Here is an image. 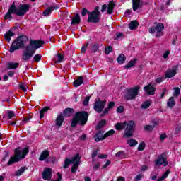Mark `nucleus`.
Masks as SVG:
<instances>
[{"instance_id": "nucleus-1", "label": "nucleus", "mask_w": 181, "mask_h": 181, "mask_svg": "<svg viewBox=\"0 0 181 181\" xmlns=\"http://www.w3.org/2000/svg\"><path fill=\"white\" fill-rule=\"evenodd\" d=\"M28 40V36L25 35H19L12 42L9 49L10 53H13L16 50L25 49V52H23L22 60H23V62H28V60H30V59L33 57V54L36 53V50L37 49H40V47L45 45V41L41 40H36L30 39L29 44L26 45Z\"/></svg>"}, {"instance_id": "nucleus-2", "label": "nucleus", "mask_w": 181, "mask_h": 181, "mask_svg": "<svg viewBox=\"0 0 181 181\" xmlns=\"http://www.w3.org/2000/svg\"><path fill=\"white\" fill-rule=\"evenodd\" d=\"M30 9V4H20L16 6L15 1L8 6V10L4 16V19H12V15H16L17 16H25L28 11Z\"/></svg>"}, {"instance_id": "nucleus-3", "label": "nucleus", "mask_w": 181, "mask_h": 181, "mask_svg": "<svg viewBox=\"0 0 181 181\" xmlns=\"http://www.w3.org/2000/svg\"><path fill=\"white\" fill-rule=\"evenodd\" d=\"M116 131L124 130L123 137L131 138L134 135L135 131V122L129 120V122L124 121L123 122H117L115 124ZM126 128V129H125Z\"/></svg>"}, {"instance_id": "nucleus-4", "label": "nucleus", "mask_w": 181, "mask_h": 181, "mask_svg": "<svg viewBox=\"0 0 181 181\" xmlns=\"http://www.w3.org/2000/svg\"><path fill=\"white\" fill-rule=\"evenodd\" d=\"M88 115L87 111L76 112L71 122V128H76L78 124L81 127H84L87 124V121H88Z\"/></svg>"}, {"instance_id": "nucleus-5", "label": "nucleus", "mask_w": 181, "mask_h": 181, "mask_svg": "<svg viewBox=\"0 0 181 181\" xmlns=\"http://www.w3.org/2000/svg\"><path fill=\"white\" fill-rule=\"evenodd\" d=\"M29 153V146H26L25 148L21 151V147L16 148L14 149V155L11 156L7 163L8 166H11L13 163L20 162L22 159L26 158V155Z\"/></svg>"}, {"instance_id": "nucleus-6", "label": "nucleus", "mask_w": 181, "mask_h": 181, "mask_svg": "<svg viewBox=\"0 0 181 181\" xmlns=\"http://www.w3.org/2000/svg\"><path fill=\"white\" fill-rule=\"evenodd\" d=\"M139 90H141V87L139 86L127 89V91L124 95V100L127 101L135 100L136 97H138V94H139Z\"/></svg>"}, {"instance_id": "nucleus-7", "label": "nucleus", "mask_w": 181, "mask_h": 181, "mask_svg": "<svg viewBox=\"0 0 181 181\" xmlns=\"http://www.w3.org/2000/svg\"><path fill=\"white\" fill-rule=\"evenodd\" d=\"M165 29V25L162 23H158L156 26H152L148 28V32L151 35L156 33V37H160L163 35V30Z\"/></svg>"}, {"instance_id": "nucleus-8", "label": "nucleus", "mask_w": 181, "mask_h": 181, "mask_svg": "<svg viewBox=\"0 0 181 181\" xmlns=\"http://www.w3.org/2000/svg\"><path fill=\"white\" fill-rule=\"evenodd\" d=\"M105 105H107V100H101V98H98L95 100L93 109L96 111V112H99L100 114V112H103V111H104Z\"/></svg>"}, {"instance_id": "nucleus-9", "label": "nucleus", "mask_w": 181, "mask_h": 181, "mask_svg": "<svg viewBox=\"0 0 181 181\" xmlns=\"http://www.w3.org/2000/svg\"><path fill=\"white\" fill-rule=\"evenodd\" d=\"M155 165L156 166H162V165H163L165 168L169 165V163H168V155L166 153H163L158 156L157 160H155Z\"/></svg>"}, {"instance_id": "nucleus-10", "label": "nucleus", "mask_w": 181, "mask_h": 181, "mask_svg": "<svg viewBox=\"0 0 181 181\" xmlns=\"http://www.w3.org/2000/svg\"><path fill=\"white\" fill-rule=\"evenodd\" d=\"M100 14H98L96 12L92 11L89 13L87 22L92 23H99V22L101 21V19L100 18Z\"/></svg>"}, {"instance_id": "nucleus-11", "label": "nucleus", "mask_w": 181, "mask_h": 181, "mask_svg": "<svg viewBox=\"0 0 181 181\" xmlns=\"http://www.w3.org/2000/svg\"><path fill=\"white\" fill-rule=\"evenodd\" d=\"M52 175H53V173L52 172V168H45L42 172L43 180H52Z\"/></svg>"}, {"instance_id": "nucleus-12", "label": "nucleus", "mask_w": 181, "mask_h": 181, "mask_svg": "<svg viewBox=\"0 0 181 181\" xmlns=\"http://www.w3.org/2000/svg\"><path fill=\"white\" fill-rule=\"evenodd\" d=\"M144 90L146 93L147 95H155V91H156V88L152 86V83L144 87Z\"/></svg>"}, {"instance_id": "nucleus-13", "label": "nucleus", "mask_w": 181, "mask_h": 181, "mask_svg": "<svg viewBox=\"0 0 181 181\" xmlns=\"http://www.w3.org/2000/svg\"><path fill=\"white\" fill-rule=\"evenodd\" d=\"M64 122V115H63V113H59L57 115V119L55 120V125H57V127H62Z\"/></svg>"}, {"instance_id": "nucleus-14", "label": "nucleus", "mask_w": 181, "mask_h": 181, "mask_svg": "<svg viewBox=\"0 0 181 181\" xmlns=\"http://www.w3.org/2000/svg\"><path fill=\"white\" fill-rule=\"evenodd\" d=\"M176 70V67H173V69H168L165 73V78H172V77H175V74H177Z\"/></svg>"}, {"instance_id": "nucleus-15", "label": "nucleus", "mask_w": 181, "mask_h": 181, "mask_svg": "<svg viewBox=\"0 0 181 181\" xmlns=\"http://www.w3.org/2000/svg\"><path fill=\"white\" fill-rule=\"evenodd\" d=\"M50 156V151L49 150H44L40 157H39V160L40 162H43V160H46V159Z\"/></svg>"}, {"instance_id": "nucleus-16", "label": "nucleus", "mask_w": 181, "mask_h": 181, "mask_svg": "<svg viewBox=\"0 0 181 181\" xmlns=\"http://www.w3.org/2000/svg\"><path fill=\"white\" fill-rule=\"evenodd\" d=\"M142 8V4H141V0H132V9L134 12Z\"/></svg>"}, {"instance_id": "nucleus-17", "label": "nucleus", "mask_w": 181, "mask_h": 181, "mask_svg": "<svg viewBox=\"0 0 181 181\" xmlns=\"http://www.w3.org/2000/svg\"><path fill=\"white\" fill-rule=\"evenodd\" d=\"M115 8V3L114 1H109L107 5V15H112L114 13V9Z\"/></svg>"}, {"instance_id": "nucleus-18", "label": "nucleus", "mask_w": 181, "mask_h": 181, "mask_svg": "<svg viewBox=\"0 0 181 181\" xmlns=\"http://www.w3.org/2000/svg\"><path fill=\"white\" fill-rule=\"evenodd\" d=\"M103 134H104V132H102L101 130L98 131L95 134V135L94 136L95 142H100V141H104V139H103L104 135H103Z\"/></svg>"}, {"instance_id": "nucleus-19", "label": "nucleus", "mask_w": 181, "mask_h": 181, "mask_svg": "<svg viewBox=\"0 0 181 181\" xmlns=\"http://www.w3.org/2000/svg\"><path fill=\"white\" fill-rule=\"evenodd\" d=\"M80 22H81V18H80V14H78V13H76L75 15V17H74L72 18L71 24V25H80Z\"/></svg>"}, {"instance_id": "nucleus-20", "label": "nucleus", "mask_w": 181, "mask_h": 181, "mask_svg": "<svg viewBox=\"0 0 181 181\" xmlns=\"http://www.w3.org/2000/svg\"><path fill=\"white\" fill-rule=\"evenodd\" d=\"M15 36V33L12 32V30H8L4 35V39L9 43L11 42L12 37Z\"/></svg>"}, {"instance_id": "nucleus-21", "label": "nucleus", "mask_w": 181, "mask_h": 181, "mask_svg": "<svg viewBox=\"0 0 181 181\" xmlns=\"http://www.w3.org/2000/svg\"><path fill=\"white\" fill-rule=\"evenodd\" d=\"M73 112H74V109L67 107L65 110H64L62 115L64 117H71V115H73Z\"/></svg>"}, {"instance_id": "nucleus-22", "label": "nucleus", "mask_w": 181, "mask_h": 181, "mask_svg": "<svg viewBox=\"0 0 181 181\" xmlns=\"http://www.w3.org/2000/svg\"><path fill=\"white\" fill-rule=\"evenodd\" d=\"M83 83H84V78L83 76H79L76 80L74 81V87H80Z\"/></svg>"}, {"instance_id": "nucleus-23", "label": "nucleus", "mask_w": 181, "mask_h": 181, "mask_svg": "<svg viewBox=\"0 0 181 181\" xmlns=\"http://www.w3.org/2000/svg\"><path fill=\"white\" fill-rule=\"evenodd\" d=\"M18 67H19V63L18 62H8L7 64L8 70H15V69H18Z\"/></svg>"}, {"instance_id": "nucleus-24", "label": "nucleus", "mask_w": 181, "mask_h": 181, "mask_svg": "<svg viewBox=\"0 0 181 181\" xmlns=\"http://www.w3.org/2000/svg\"><path fill=\"white\" fill-rule=\"evenodd\" d=\"M175 105H176L175 98L170 97L167 101V107H168V108H173Z\"/></svg>"}, {"instance_id": "nucleus-25", "label": "nucleus", "mask_w": 181, "mask_h": 181, "mask_svg": "<svg viewBox=\"0 0 181 181\" xmlns=\"http://www.w3.org/2000/svg\"><path fill=\"white\" fill-rule=\"evenodd\" d=\"M139 26V23L136 20L132 21L129 24V28L130 30H134L135 28H138Z\"/></svg>"}, {"instance_id": "nucleus-26", "label": "nucleus", "mask_w": 181, "mask_h": 181, "mask_svg": "<svg viewBox=\"0 0 181 181\" xmlns=\"http://www.w3.org/2000/svg\"><path fill=\"white\" fill-rule=\"evenodd\" d=\"M136 62H138L137 59H134L130 60L127 64H126L124 67V69H131V67H134L136 64Z\"/></svg>"}, {"instance_id": "nucleus-27", "label": "nucleus", "mask_w": 181, "mask_h": 181, "mask_svg": "<svg viewBox=\"0 0 181 181\" xmlns=\"http://www.w3.org/2000/svg\"><path fill=\"white\" fill-rule=\"evenodd\" d=\"M105 125H107V120L102 119L98 123L95 128H96L97 130H100L102 128H104V127H105Z\"/></svg>"}, {"instance_id": "nucleus-28", "label": "nucleus", "mask_w": 181, "mask_h": 181, "mask_svg": "<svg viewBox=\"0 0 181 181\" xmlns=\"http://www.w3.org/2000/svg\"><path fill=\"white\" fill-rule=\"evenodd\" d=\"M81 159V156H80L79 153H77L71 159V163H78L80 165Z\"/></svg>"}, {"instance_id": "nucleus-29", "label": "nucleus", "mask_w": 181, "mask_h": 181, "mask_svg": "<svg viewBox=\"0 0 181 181\" xmlns=\"http://www.w3.org/2000/svg\"><path fill=\"white\" fill-rule=\"evenodd\" d=\"M125 60H127V57H125L124 54H120L117 57V63H119V64H124Z\"/></svg>"}, {"instance_id": "nucleus-30", "label": "nucleus", "mask_w": 181, "mask_h": 181, "mask_svg": "<svg viewBox=\"0 0 181 181\" xmlns=\"http://www.w3.org/2000/svg\"><path fill=\"white\" fill-rule=\"evenodd\" d=\"M152 105V102L151 100H146L141 105L142 110H146V108H149Z\"/></svg>"}, {"instance_id": "nucleus-31", "label": "nucleus", "mask_w": 181, "mask_h": 181, "mask_svg": "<svg viewBox=\"0 0 181 181\" xmlns=\"http://www.w3.org/2000/svg\"><path fill=\"white\" fill-rule=\"evenodd\" d=\"M98 49H100V45L98 43H95L92 45L90 50H92L93 53H97V52L99 53L100 50Z\"/></svg>"}, {"instance_id": "nucleus-32", "label": "nucleus", "mask_w": 181, "mask_h": 181, "mask_svg": "<svg viewBox=\"0 0 181 181\" xmlns=\"http://www.w3.org/2000/svg\"><path fill=\"white\" fill-rule=\"evenodd\" d=\"M79 165L80 164L78 163H74L71 168V173H76V172H77V170H78Z\"/></svg>"}, {"instance_id": "nucleus-33", "label": "nucleus", "mask_w": 181, "mask_h": 181, "mask_svg": "<svg viewBox=\"0 0 181 181\" xmlns=\"http://www.w3.org/2000/svg\"><path fill=\"white\" fill-rule=\"evenodd\" d=\"M128 145L131 147L136 146L138 145V141L134 139H131L127 141Z\"/></svg>"}, {"instance_id": "nucleus-34", "label": "nucleus", "mask_w": 181, "mask_h": 181, "mask_svg": "<svg viewBox=\"0 0 181 181\" xmlns=\"http://www.w3.org/2000/svg\"><path fill=\"white\" fill-rule=\"evenodd\" d=\"M26 169H28L26 167H21L16 172V176H22Z\"/></svg>"}, {"instance_id": "nucleus-35", "label": "nucleus", "mask_w": 181, "mask_h": 181, "mask_svg": "<svg viewBox=\"0 0 181 181\" xmlns=\"http://www.w3.org/2000/svg\"><path fill=\"white\" fill-rule=\"evenodd\" d=\"M42 60V54H36L33 58V62H35V63H39Z\"/></svg>"}, {"instance_id": "nucleus-36", "label": "nucleus", "mask_w": 181, "mask_h": 181, "mask_svg": "<svg viewBox=\"0 0 181 181\" xmlns=\"http://www.w3.org/2000/svg\"><path fill=\"white\" fill-rule=\"evenodd\" d=\"M115 134V130L110 129L104 134L103 139L108 138V136H112Z\"/></svg>"}, {"instance_id": "nucleus-37", "label": "nucleus", "mask_w": 181, "mask_h": 181, "mask_svg": "<svg viewBox=\"0 0 181 181\" xmlns=\"http://www.w3.org/2000/svg\"><path fill=\"white\" fill-rule=\"evenodd\" d=\"M57 63H63V60H64V55H63V54H57Z\"/></svg>"}, {"instance_id": "nucleus-38", "label": "nucleus", "mask_w": 181, "mask_h": 181, "mask_svg": "<svg viewBox=\"0 0 181 181\" xmlns=\"http://www.w3.org/2000/svg\"><path fill=\"white\" fill-rule=\"evenodd\" d=\"M70 163H71V160L69 158H66L64 160V164L63 165L64 169H67L69 166H70Z\"/></svg>"}, {"instance_id": "nucleus-39", "label": "nucleus", "mask_w": 181, "mask_h": 181, "mask_svg": "<svg viewBox=\"0 0 181 181\" xmlns=\"http://www.w3.org/2000/svg\"><path fill=\"white\" fill-rule=\"evenodd\" d=\"M52 11V8L50 7H48L47 9H45L43 11L42 14L44 15V16H49L50 15Z\"/></svg>"}, {"instance_id": "nucleus-40", "label": "nucleus", "mask_w": 181, "mask_h": 181, "mask_svg": "<svg viewBox=\"0 0 181 181\" xmlns=\"http://www.w3.org/2000/svg\"><path fill=\"white\" fill-rule=\"evenodd\" d=\"M180 132H181V123H179L175 128L174 134L175 135H179V134H180Z\"/></svg>"}, {"instance_id": "nucleus-41", "label": "nucleus", "mask_w": 181, "mask_h": 181, "mask_svg": "<svg viewBox=\"0 0 181 181\" xmlns=\"http://www.w3.org/2000/svg\"><path fill=\"white\" fill-rule=\"evenodd\" d=\"M47 163H54L56 162V158L50 157V156L45 160Z\"/></svg>"}, {"instance_id": "nucleus-42", "label": "nucleus", "mask_w": 181, "mask_h": 181, "mask_svg": "<svg viewBox=\"0 0 181 181\" xmlns=\"http://www.w3.org/2000/svg\"><path fill=\"white\" fill-rule=\"evenodd\" d=\"M180 95V88L179 87L174 88V97H179Z\"/></svg>"}, {"instance_id": "nucleus-43", "label": "nucleus", "mask_w": 181, "mask_h": 181, "mask_svg": "<svg viewBox=\"0 0 181 181\" xmlns=\"http://www.w3.org/2000/svg\"><path fill=\"white\" fill-rule=\"evenodd\" d=\"M154 126L152 125H146L144 126V131H147V132H152L153 131Z\"/></svg>"}, {"instance_id": "nucleus-44", "label": "nucleus", "mask_w": 181, "mask_h": 181, "mask_svg": "<svg viewBox=\"0 0 181 181\" xmlns=\"http://www.w3.org/2000/svg\"><path fill=\"white\" fill-rule=\"evenodd\" d=\"M89 45H90V43L86 42V44H85L82 46V48L81 49V53H82V54H84V53H86V52H87V47H88Z\"/></svg>"}, {"instance_id": "nucleus-45", "label": "nucleus", "mask_w": 181, "mask_h": 181, "mask_svg": "<svg viewBox=\"0 0 181 181\" xmlns=\"http://www.w3.org/2000/svg\"><path fill=\"white\" fill-rule=\"evenodd\" d=\"M124 35L122 33H116L115 40H119V39H124Z\"/></svg>"}, {"instance_id": "nucleus-46", "label": "nucleus", "mask_w": 181, "mask_h": 181, "mask_svg": "<svg viewBox=\"0 0 181 181\" xmlns=\"http://www.w3.org/2000/svg\"><path fill=\"white\" fill-rule=\"evenodd\" d=\"M99 151H100V149L97 148L92 152V154H91L92 159L95 158V156H97V155H98Z\"/></svg>"}, {"instance_id": "nucleus-47", "label": "nucleus", "mask_w": 181, "mask_h": 181, "mask_svg": "<svg viewBox=\"0 0 181 181\" xmlns=\"http://www.w3.org/2000/svg\"><path fill=\"white\" fill-rule=\"evenodd\" d=\"M13 117H15V112H13V111H12V110H8V119H12V118H13Z\"/></svg>"}, {"instance_id": "nucleus-48", "label": "nucleus", "mask_w": 181, "mask_h": 181, "mask_svg": "<svg viewBox=\"0 0 181 181\" xmlns=\"http://www.w3.org/2000/svg\"><path fill=\"white\" fill-rule=\"evenodd\" d=\"M115 107V102L111 101L107 104V110H112Z\"/></svg>"}, {"instance_id": "nucleus-49", "label": "nucleus", "mask_w": 181, "mask_h": 181, "mask_svg": "<svg viewBox=\"0 0 181 181\" xmlns=\"http://www.w3.org/2000/svg\"><path fill=\"white\" fill-rule=\"evenodd\" d=\"M90 13H91V12L88 11V10H87L86 8H83L82 9V11H81L82 16H86V15L87 14L90 15Z\"/></svg>"}, {"instance_id": "nucleus-50", "label": "nucleus", "mask_w": 181, "mask_h": 181, "mask_svg": "<svg viewBox=\"0 0 181 181\" xmlns=\"http://www.w3.org/2000/svg\"><path fill=\"white\" fill-rule=\"evenodd\" d=\"M145 142H141L138 146V151H144L145 149Z\"/></svg>"}, {"instance_id": "nucleus-51", "label": "nucleus", "mask_w": 181, "mask_h": 181, "mask_svg": "<svg viewBox=\"0 0 181 181\" xmlns=\"http://www.w3.org/2000/svg\"><path fill=\"white\" fill-rule=\"evenodd\" d=\"M111 52H112V47L111 46H108L105 49V52L106 53V54H110Z\"/></svg>"}, {"instance_id": "nucleus-52", "label": "nucleus", "mask_w": 181, "mask_h": 181, "mask_svg": "<svg viewBox=\"0 0 181 181\" xmlns=\"http://www.w3.org/2000/svg\"><path fill=\"white\" fill-rule=\"evenodd\" d=\"M124 106L120 105L117 107V112H118V114H122V112H124Z\"/></svg>"}, {"instance_id": "nucleus-53", "label": "nucleus", "mask_w": 181, "mask_h": 181, "mask_svg": "<svg viewBox=\"0 0 181 181\" xmlns=\"http://www.w3.org/2000/svg\"><path fill=\"white\" fill-rule=\"evenodd\" d=\"M101 166V163L98 162L96 163L93 164V168L94 170H97Z\"/></svg>"}, {"instance_id": "nucleus-54", "label": "nucleus", "mask_w": 181, "mask_h": 181, "mask_svg": "<svg viewBox=\"0 0 181 181\" xmlns=\"http://www.w3.org/2000/svg\"><path fill=\"white\" fill-rule=\"evenodd\" d=\"M90 96H87V97L84 99V100H83V105H85V106L88 105V103L90 102Z\"/></svg>"}, {"instance_id": "nucleus-55", "label": "nucleus", "mask_w": 181, "mask_h": 181, "mask_svg": "<svg viewBox=\"0 0 181 181\" xmlns=\"http://www.w3.org/2000/svg\"><path fill=\"white\" fill-rule=\"evenodd\" d=\"M124 153H125V151H118V152L116 153L115 156H116V158H120V157L122 156V155H124Z\"/></svg>"}, {"instance_id": "nucleus-56", "label": "nucleus", "mask_w": 181, "mask_h": 181, "mask_svg": "<svg viewBox=\"0 0 181 181\" xmlns=\"http://www.w3.org/2000/svg\"><path fill=\"white\" fill-rule=\"evenodd\" d=\"M169 173H170V170L168 169L166 170V172H165L163 173V175H162V177L164 178V179H166V177H168V176H169Z\"/></svg>"}, {"instance_id": "nucleus-57", "label": "nucleus", "mask_w": 181, "mask_h": 181, "mask_svg": "<svg viewBox=\"0 0 181 181\" xmlns=\"http://www.w3.org/2000/svg\"><path fill=\"white\" fill-rule=\"evenodd\" d=\"M20 90H22V91H23L24 93H26L27 91V89H26V87H25V85H23V83L20 84L18 86Z\"/></svg>"}, {"instance_id": "nucleus-58", "label": "nucleus", "mask_w": 181, "mask_h": 181, "mask_svg": "<svg viewBox=\"0 0 181 181\" xmlns=\"http://www.w3.org/2000/svg\"><path fill=\"white\" fill-rule=\"evenodd\" d=\"M170 54V51L167 50L163 55V59H168L169 57V55Z\"/></svg>"}, {"instance_id": "nucleus-59", "label": "nucleus", "mask_w": 181, "mask_h": 181, "mask_svg": "<svg viewBox=\"0 0 181 181\" xmlns=\"http://www.w3.org/2000/svg\"><path fill=\"white\" fill-rule=\"evenodd\" d=\"M92 12H95L96 13L101 15V12L100 11V6H96L95 7V10Z\"/></svg>"}, {"instance_id": "nucleus-60", "label": "nucleus", "mask_w": 181, "mask_h": 181, "mask_svg": "<svg viewBox=\"0 0 181 181\" xmlns=\"http://www.w3.org/2000/svg\"><path fill=\"white\" fill-rule=\"evenodd\" d=\"M110 163H111V160H107V162L105 163V164L104 165H103V167H102L103 169H107V167L110 166Z\"/></svg>"}, {"instance_id": "nucleus-61", "label": "nucleus", "mask_w": 181, "mask_h": 181, "mask_svg": "<svg viewBox=\"0 0 181 181\" xmlns=\"http://www.w3.org/2000/svg\"><path fill=\"white\" fill-rule=\"evenodd\" d=\"M166 139V133H163L160 135V141H165Z\"/></svg>"}, {"instance_id": "nucleus-62", "label": "nucleus", "mask_w": 181, "mask_h": 181, "mask_svg": "<svg viewBox=\"0 0 181 181\" xmlns=\"http://www.w3.org/2000/svg\"><path fill=\"white\" fill-rule=\"evenodd\" d=\"M141 179H142V175L139 174L135 177L134 181H141Z\"/></svg>"}, {"instance_id": "nucleus-63", "label": "nucleus", "mask_w": 181, "mask_h": 181, "mask_svg": "<svg viewBox=\"0 0 181 181\" xmlns=\"http://www.w3.org/2000/svg\"><path fill=\"white\" fill-rule=\"evenodd\" d=\"M155 82L157 83V84L163 83V78H156Z\"/></svg>"}, {"instance_id": "nucleus-64", "label": "nucleus", "mask_w": 181, "mask_h": 181, "mask_svg": "<svg viewBox=\"0 0 181 181\" xmlns=\"http://www.w3.org/2000/svg\"><path fill=\"white\" fill-rule=\"evenodd\" d=\"M107 4H103L102 6V8H101V12H105V11H107Z\"/></svg>"}]
</instances>
